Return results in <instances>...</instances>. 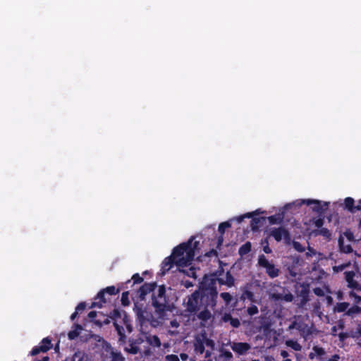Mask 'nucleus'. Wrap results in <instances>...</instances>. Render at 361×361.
Segmentation results:
<instances>
[{
	"label": "nucleus",
	"mask_w": 361,
	"mask_h": 361,
	"mask_svg": "<svg viewBox=\"0 0 361 361\" xmlns=\"http://www.w3.org/2000/svg\"><path fill=\"white\" fill-rule=\"evenodd\" d=\"M150 290H151L150 285L145 284L139 290L140 297L143 298L147 293V292H149Z\"/></svg>",
	"instance_id": "nucleus-33"
},
{
	"label": "nucleus",
	"mask_w": 361,
	"mask_h": 361,
	"mask_svg": "<svg viewBox=\"0 0 361 361\" xmlns=\"http://www.w3.org/2000/svg\"><path fill=\"white\" fill-rule=\"evenodd\" d=\"M340 356L338 355H334L326 361H339Z\"/></svg>",
	"instance_id": "nucleus-56"
},
{
	"label": "nucleus",
	"mask_w": 361,
	"mask_h": 361,
	"mask_svg": "<svg viewBox=\"0 0 361 361\" xmlns=\"http://www.w3.org/2000/svg\"><path fill=\"white\" fill-rule=\"evenodd\" d=\"M316 255V251L312 247H309L306 255L307 257H312Z\"/></svg>",
	"instance_id": "nucleus-52"
},
{
	"label": "nucleus",
	"mask_w": 361,
	"mask_h": 361,
	"mask_svg": "<svg viewBox=\"0 0 361 361\" xmlns=\"http://www.w3.org/2000/svg\"><path fill=\"white\" fill-rule=\"evenodd\" d=\"M338 336L341 341H343L348 337V335L346 333H339Z\"/></svg>",
	"instance_id": "nucleus-58"
},
{
	"label": "nucleus",
	"mask_w": 361,
	"mask_h": 361,
	"mask_svg": "<svg viewBox=\"0 0 361 361\" xmlns=\"http://www.w3.org/2000/svg\"><path fill=\"white\" fill-rule=\"evenodd\" d=\"M229 323L234 328H238L240 324V322L238 319L233 317L230 320Z\"/></svg>",
	"instance_id": "nucleus-45"
},
{
	"label": "nucleus",
	"mask_w": 361,
	"mask_h": 361,
	"mask_svg": "<svg viewBox=\"0 0 361 361\" xmlns=\"http://www.w3.org/2000/svg\"><path fill=\"white\" fill-rule=\"evenodd\" d=\"M170 326L172 328H178L179 326V323L176 319H174L171 321Z\"/></svg>",
	"instance_id": "nucleus-54"
},
{
	"label": "nucleus",
	"mask_w": 361,
	"mask_h": 361,
	"mask_svg": "<svg viewBox=\"0 0 361 361\" xmlns=\"http://www.w3.org/2000/svg\"><path fill=\"white\" fill-rule=\"evenodd\" d=\"M230 226H231V224L228 222L221 223L219 224V233L223 234L225 232L226 229L229 228Z\"/></svg>",
	"instance_id": "nucleus-37"
},
{
	"label": "nucleus",
	"mask_w": 361,
	"mask_h": 361,
	"mask_svg": "<svg viewBox=\"0 0 361 361\" xmlns=\"http://www.w3.org/2000/svg\"><path fill=\"white\" fill-rule=\"evenodd\" d=\"M136 312H137V314L138 315L139 317L140 318H144L145 316H144V312L139 308H137L136 309Z\"/></svg>",
	"instance_id": "nucleus-60"
},
{
	"label": "nucleus",
	"mask_w": 361,
	"mask_h": 361,
	"mask_svg": "<svg viewBox=\"0 0 361 361\" xmlns=\"http://www.w3.org/2000/svg\"><path fill=\"white\" fill-rule=\"evenodd\" d=\"M314 293L318 296H323L325 295L324 290L321 288H315L314 289Z\"/></svg>",
	"instance_id": "nucleus-48"
},
{
	"label": "nucleus",
	"mask_w": 361,
	"mask_h": 361,
	"mask_svg": "<svg viewBox=\"0 0 361 361\" xmlns=\"http://www.w3.org/2000/svg\"><path fill=\"white\" fill-rule=\"evenodd\" d=\"M40 352H42V350H41V348H40V345H39L35 346V348H32V351L30 352V355L34 356V355L39 354Z\"/></svg>",
	"instance_id": "nucleus-47"
},
{
	"label": "nucleus",
	"mask_w": 361,
	"mask_h": 361,
	"mask_svg": "<svg viewBox=\"0 0 361 361\" xmlns=\"http://www.w3.org/2000/svg\"><path fill=\"white\" fill-rule=\"evenodd\" d=\"M132 279L134 281V283H141L142 281V278L140 277L138 274H134Z\"/></svg>",
	"instance_id": "nucleus-49"
},
{
	"label": "nucleus",
	"mask_w": 361,
	"mask_h": 361,
	"mask_svg": "<svg viewBox=\"0 0 361 361\" xmlns=\"http://www.w3.org/2000/svg\"><path fill=\"white\" fill-rule=\"evenodd\" d=\"M315 357H317V355L314 353V351L312 350L311 353H310L309 354V358L311 359V360H313L314 359Z\"/></svg>",
	"instance_id": "nucleus-63"
},
{
	"label": "nucleus",
	"mask_w": 361,
	"mask_h": 361,
	"mask_svg": "<svg viewBox=\"0 0 361 361\" xmlns=\"http://www.w3.org/2000/svg\"><path fill=\"white\" fill-rule=\"evenodd\" d=\"M314 224L317 228H320L323 225V220L322 219H317Z\"/></svg>",
	"instance_id": "nucleus-55"
},
{
	"label": "nucleus",
	"mask_w": 361,
	"mask_h": 361,
	"mask_svg": "<svg viewBox=\"0 0 361 361\" xmlns=\"http://www.w3.org/2000/svg\"><path fill=\"white\" fill-rule=\"evenodd\" d=\"M103 290H104V293H107L109 295H116L117 293L114 286H109Z\"/></svg>",
	"instance_id": "nucleus-44"
},
{
	"label": "nucleus",
	"mask_w": 361,
	"mask_h": 361,
	"mask_svg": "<svg viewBox=\"0 0 361 361\" xmlns=\"http://www.w3.org/2000/svg\"><path fill=\"white\" fill-rule=\"evenodd\" d=\"M298 329L302 333L304 337L317 333V329L313 325L300 324Z\"/></svg>",
	"instance_id": "nucleus-14"
},
{
	"label": "nucleus",
	"mask_w": 361,
	"mask_h": 361,
	"mask_svg": "<svg viewBox=\"0 0 361 361\" xmlns=\"http://www.w3.org/2000/svg\"><path fill=\"white\" fill-rule=\"evenodd\" d=\"M300 324H298L296 322H294L291 325L289 326V329H297L300 326Z\"/></svg>",
	"instance_id": "nucleus-62"
},
{
	"label": "nucleus",
	"mask_w": 361,
	"mask_h": 361,
	"mask_svg": "<svg viewBox=\"0 0 361 361\" xmlns=\"http://www.w3.org/2000/svg\"><path fill=\"white\" fill-rule=\"evenodd\" d=\"M104 293H105L104 290H103L98 293L95 300H99V302H93L91 305L92 307H102V303L105 302Z\"/></svg>",
	"instance_id": "nucleus-18"
},
{
	"label": "nucleus",
	"mask_w": 361,
	"mask_h": 361,
	"mask_svg": "<svg viewBox=\"0 0 361 361\" xmlns=\"http://www.w3.org/2000/svg\"><path fill=\"white\" fill-rule=\"evenodd\" d=\"M202 306H204L203 301L202 300V295L200 290H196L188 296L186 302V307L188 312H196Z\"/></svg>",
	"instance_id": "nucleus-5"
},
{
	"label": "nucleus",
	"mask_w": 361,
	"mask_h": 361,
	"mask_svg": "<svg viewBox=\"0 0 361 361\" xmlns=\"http://www.w3.org/2000/svg\"><path fill=\"white\" fill-rule=\"evenodd\" d=\"M270 235L272 236L276 241L284 240L285 243L290 245L291 243V238L289 233L284 228H274L271 229Z\"/></svg>",
	"instance_id": "nucleus-8"
},
{
	"label": "nucleus",
	"mask_w": 361,
	"mask_h": 361,
	"mask_svg": "<svg viewBox=\"0 0 361 361\" xmlns=\"http://www.w3.org/2000/svg\"><path fill=\"white\" fill-rule=\"evenodd\" d=\"M231 348L235 353L243 355L250 349V345L247 343L234 342L231 345Z\"/></svg>",
	"instance_id": "nucleus-11"
},
{
	"label": "nucleus",
	"mask_w": 361,
	"mask_h": 361,
	"mask_svg": "<svg viewBox=\"0 0 361 361\" xmlns=\"http://www.w3.org/2000/svg\"><path fill=\"white\" fill-rule=\"evenodd\" d=\"M85 308V304L84 302H80L77 307L76 310L77 311H81L83 310Z\"/></svg>",
	"instance_id": "nucleus-57"
},
{
	"label": "nucleus",
	"mask_w": 361,
	"mask_h": 361,
	"mask_svg": "<svg viewBox=\"0 0 361 361\" xmlns=\"http://www.w3.org/2000/svg\"><path fill=\"white\" fill-rule=\"evenodd\" d=\"M286 345L287 346L291 348L292 349H293L295 351H300L302 349L301 345L299 343H298L297 341H293V340H287L286 341Z\"/></svg>",
	"instance_id": "nucleus-24"
},
{
	"label": "nucleus",
	"mask_w": 361,
	"mask_h": 361,
	"mask_svg": "<svg viewBox=\"0 0 361 361\" xmlns=\"http://www.w3.org/2000/svg\"><path fill=\"white\" fill-rule=\"evenodd\" d=\"M124 324L126 325V328L128 329L129 332L132 331V327L128 323L127 317L125 316L123 319Z\"/></svg>",
	"instance_id": "nucleus-53"
},
{
	"label": "nucleus",
	"mask_w": 361,
	"mask_h": 361,
	"mask_svg": "<svg viewBox=\"0 0 361 361\" xmlns=\"http://www.w3.org/2000/svg\"><path fill=\"white\" fill-rule=\"evenodd\" d=\"M345 207L346 209H348L351 212H355L357 211L356 206L354 207V200L351 197H347L345 199Z\"/></svg>",
	"instance_id": "nucleus-22"
},
{
	"label": "nucleus",
	"mask_w": 361,
	"mask_h": 361,
	"mask_svg": "<svg viewBox=\"0 0 361 361\" xmlns=\"http://www.w3.org/2000/svg\"><path fill=\"white\" fill-rule=\"evenodd\" d=\"M338 329H344V322L342 320H339L337 324Z\"/></svg>",
	"instance_id": "nucleus-59"
},
{
	"label": "nucleus",
	"mask_w": 361,
	"mask_h": 361,
	"mask_svg": "<svg viewBox=\"0 0 361 361\" xmlns=\"http://www.w3.org/2000/svg\"><path fill=\"white\" fill-rule=\"evenodd\" d=\"M178 270L180 272L185 274L189 277H192V278H195V279L197 278L195 269L193 267H190L187 269L185 268H180V269H178Z\"/></svg>",
	"instance_id": "nucleus-26"
},
{
	"label": "nucleus",
	"mask_w": 361,
	"mask_h": 361,
	"mask_svg": "<svg viewBox=\"0 0 361 361\" xmlns=\"http://www.w3.org/2000/svg\"><path fill=\"white\" fill-rule=\"evenodd\" d=\"M361 314V307L353 305V307L348 308V310L345 312V315L353 316L354 314Z\"/></svg>",
	"instance_id": "nucleus-23"
},
{
	"label": "nucleus",
	"mask_w": 361,
	"mask_h": 361,
	"mask_svg": "<svg viewBox=\"0 0 361 361\" xmlns=\"http://www.w3.org/2000/svg\"><path fill=\"white\" fill-rule=\"evenodd\" d=\"M232 317L230 314H228V313H225L222 317H221V320L224 322H229L230 320L231 319Z\"/></svg>",
	"instance_id": "nucleus-50"
},
{
	"label": "nucleus",
	"mask_w": 361,
	"mask_h": 361,
	"mask_svg": "<svg viewBox=\"0 0 361 361\" xmlns=\"http://www.w3.org/2000/svg\"><path fill=\"white\" fill-rule=\"evenodd\" d=\"M344 274L348 286L361 291V274L359 271H345Z\"/></svg>",
	"instance_id": "nucleus-6"
},
{
	"label": "nucleus",
	"mask_w": 361,
	"mask_h": 361,
	"mask_svg": "<svg viewBox=\"0 0 361 361\" xmlns=\"http://www.w3.org/2000/svg\"><path fill=\"white\" fill-rule=\"evenodd\" d=\"M312 350L314 351V353L317 355V357H321L326 355V350L324 348L318 345L313 346Z\"/></svg>",
	"instance_id": "nucleus-31"
},
{
	"label": "nucleus",
	"mask_w": 361,
	"mask_h": 361,
	"mask_svg": "<svg viewBox=\"0 0 361 361\" xmlns=\"http://www.w3.org/2000/svg\"><path fill=\"white\" fill-rule=\"evenodd\" d=\"M233 357V355L230 351H228L224 348L220 350V354L216 357V361H231Z\"/></svg>",
	"instance_id": "nucleus-15"
},
{
	"label": "nucleus",
	"mask_w": 361,
	"mask_h": 361,
	"mask_svg": "<svg viewBox=\"0 0 361 361\" xmlns=\"http://www.w3.org/2000/svg\"><path fill=\"white\" fill-rule=\"evenodd\" d=\"M349 307V303L343 302L338 303L335 307V311L338 312H343L347 311Z\"/></svg>",
	"instance_id": "nucleus-29"
},
{
	"label": "nucleus",
	"mask_w": 361,
	"mask_h": 361,
	"mask_svg": "<svg viewBox=\"0 0 361 361\" xmlns=\"http://www.w3.org/2000/svg\"><path fill=\"white\" fill-rule=\"evenodd\" d=\"M121 303L124 306H127L129 305L130 301L128 299V292H123L121 295Z\"/></svg>",
	"instance_id": "nucleus-36"
},
{
	"label": "nucleus",
	"mask_w": 361,
	"mask_h": 361,
	"mask_svg": "<svg viewBox=\"0 0 361 361\" xmlns=\"http://www.w3.org/2000/svg\"><path fill=\"white\" fill-rule=\"evenodd\" d=\"M145 341L149 345L154 347L159 348L161 345L160 339L155 335H147L145 336Z\"/></svg>",
	"instance_id": "nucleus-16"
},
{
	"label": "nucleus",
	"mask_w": 361,
	"mask_h": 361,
	"mask_svg": "<svg viewBox=\"0 0 361 361\" xmlns=\"http://www.w3.org/2000/svg\"><path fill=\"white\" fill-rule=\"evenodd\" d=\"M339 245H340V249L343 252L350 253L353 251V249H352L350 245H348V244L345 245L343 243V240L342 239H339Z\"/></svg>",
	"instance_id": "nucleus-28"
},
{
	"label": "nucleus",
	"mask_w": 361,
	"mask_h": 361,
	"mask_svg": "<svg viewBox=\"0 0 361 361\" xmlns=\"http://www.w3.org/2000/svg\"><path fill=\"white\" fill-rule=\"evenodd\" d=\"M349 265V264H341V265H338V266H335L333 267V269L334 271V272H339V271H342L343 269H345Z\"/></svg>",
	"instance_id": "nucleus-42"
},
{
	"label": "nucleus",
	"mask_w": 361,
	"mask_h": 361,
	"mask_svg": "<svg viewBox=\"0 0 361 361\" xmlns=\"http://www.w3.org/2000/svg\"><path fill=\"white\" fill-rule=\"evenodd\" d=\"M114 326H115V327H116V331H117L118 334H119V336H120V341H123L124 340V338H125V335H124V333H123V330H124V329H123V326H119V325L118 324V323H117V321H116V322H114Z\"/></svg>",
	"instance_id": "nucleus-35"
},
{
	"label": "nucleus",
	"mask_w": 361,
	"mask_h": 361,
	"mask_svg": "<svg viewBox=\"0 0 361 361\" xmlns=\"http://www.w3.org/2000/svg\"><path fill=\"white\" fill-rule=\"evenodd\" d=\"M247 314L250 316L255 315L258 313V308L256 305H252L247 310Z\"/></svg>",
	"instance_id": "nucleus-39"
},
{
	"label": "nucleus",
	"mask_w": 361,
	"mask_h": 361,
	"mask_svg": "<svg viewBox=\"0 0 361 361\" xmlns=\"http://www.w3.org/2000/svg\"><path fill=\"white\" fill-rule=\"evenodd\" d=\"M81 330H82L81 326L79 325H77L75 330L71 331L68 333L69 339L73 340V339H75L76 337H78L79 336Z\"/></svg>",
	"instance_id": "nucleus-30"
},
{
	"label": "nucleus",
	"mask_w": 361,
	"mask_h": 361,
	"mask_svg": "<svg viewBox=\"0 0 361 361\" xmlns=\"http://www.w3.org/2000/svg\"><path fill=\"white\" fill-rule=\"evenodd\" d=\"M218 281L221 285H225L230 288L234 286L235 279L229 271L218 278Z\"/></svg>",
	"instance_id": "nucleus-12"
},
{
	"label": "nucleus",
	"mask_w": 361,
	"mask_h": 361,
	"mask_svg": "<svg viewBox=\"0 0 361 361\" xmlns=\"http://www.w3.org/2000/svg\"><path fill=\"white\" fill-rule=\"evenodd\" d=\"M317 233L324 236L326 238H329L331 236V233L326 228H322L317 231Z\"/></svg>",
	"instance_id": "nucleus-41"
},
{
	"label": "nucleus",
	"mask_w": 361,
	"mask_h": 361,
	"mask_svg": "<svg viewBox=\"0 0 361 361\" xmlns=\"http://www.w3.org/2000/svg\"><path fill=\"white\" fill-rule=\"evenodd\" d=\"M220 296L226 304H228L232 300V296L228 293H221Z\"/></svg>",
	"instance_id": "nucleus-38"
},
{
	"label": "nucleus",
	"mask_w": 361,
	"mask_h": 361,
	"mask_svg": "<svg viewBox=\"0 0 361 361\" xmlns=\"http://www.w3.org/2000/svg\"><path fill=\"white\" fill-rule=\"evenodd\" d=\"M302 204H306L307 205H311L312 208L314 211L317 212L322 213L325 209H326L328 207V202H321L317 200H311V199H307V200H298L290 204H288L286 205L287 208H290L292 206H301Z\"/></svg>",
	"instance_id": "nucleus-3"
},
{
	"label": "nucleus",
	"mask_w": 361,
	"mask_h": 361,
	"mask_svg": "<svg viewBox=\"0 0 361 361\" xmlns=\"http://www.w3.org/2000/svg\"><path fill=\"white\" fill-rule=\"evenodd\" d=\"M72 361H89V357L85 353L78 351L73 355Z\"/></svg>",
	"instance_id": "nucleus-20"
},
{
	"label": "nucleus",
	"mask_w": 361,
	"mask_h": 361,
	"mask_svg": "<svg viewBox=\"0 0 361 361\" xmlns=\"http://www.w3.org/2000/svg\"><path fill=\"white\" fill-rule=\"evenodd\" d=\"M251 216V214L248 213V214H245L244 216H239L237 218V220L240 222L243 221V219L245 218V217H250Z\"/></svg>",
	"instance_id": "nucleus-61"
},
{
	"label": "nucleus",
	"mask_w": 361,
	"mask_h": 361,
	"mask_svg": "<svg viewBox=\"0 0 361 361\" xmlns=\"http://www.w3.org/2000/svg\"><path fill=\"white\" fill-rule=\"evenodd\" d=\"M281 357H283V358H284L283 361H291V360H290V359L288 358V352H287V351H286V350H282V351L281 352Z\"/></svg>",
	"instance_id": "nucleus-51"
},
{
	"label": "nucleus",
	"mask_w": 361,
	"mask_h": 361,
	"mask_svg": "<svg viewBox=\"0 0 361 361\" xmlns=\"http://www.w3.org/2000/svg\"><path fill=\"white\" fill-rule=\"evenodd\" d=\"M97 315V313L96 312L94 311H92L90 312L89 314H88V317L90 318V319H94Z\"/></svg>",
	"instance_id": "nucleus-64"
},
{
	"label": "nucleus",
	"mask_w": 361,
	"mask_h": 361,
	"mask_svg": "<svg viewBox=\"0 0 361 361\" xmlns=\"http://www.w3.org/2000/svg\"><path fill=\"white\" fill-rule=\"evenodd\" d=\"M251 250V243L250 242H247L243 244L239 249V255L240 256H243L247 253H249Z\"/></svg>",
	"instance_id": "nucleus-25"
},
{
	"label": "nucleus",
	"mask_w": 361,
	"mask_h": 361,
	"mask_svg": "<svg viewBox=\"0 0 361 361\" xmlns=\"http://www.w3.org/2000/svg\"><path fill=\"white\" fill-rule=\"evenodd\" d=\"M106 356L107 357L105 361H125L124 357L120 352L114 351L111 347H106Z\"/></svg>",
	"instance_id": "nucleus-10"
},
{
	"label": "nucleus",
	"mask_w": 361,
	"mask_h": 361,
	"mask_svg": "<svg viewBox=\"0 0 361 361\" xmlns=\"http://www.w3.org/2000/svg\"><path fill=\"white\" fill-rule=\"evenodd\" d=\"M194 347H195V351L197 353L202 354L204 352L205 345H204L202 336L197 337L195 339V341L194 343Z\"/></svg>",
	"instance_id": "nucleus-17"
},
{
	"label": "nucleus",
	"mask_w": 361,
	"mask_h": 361,
	"mask_svg": "<svg viewBox=\"0 0 361 361\" xmlns=\"http://www.w3.org/2000/svg\"><path fill=\"white\" fill-rule=\"evenodd\" d=\"M293 246L298 252H302L305 251V247L299 242L293 241Z\"/></svg>",
	"instance_id": "nucleus-40"
},
{
	"label": "nucleus",
	"mask_w": 361,
	"mask_h": 361,
	"mask_svg": "<svg viewBox=\"0 0 361 361\" xmlns=\"http://www.w3.org/2000/svg\"><path fill=\"white\" fill-rule=\"evenodd\" d=\"M173 264H174V262L173 260V254H171V256L166 257L162 262L163 271L164 272L166 271H169L172 267V265Z\"/></svg>",
	"instance_id": "nucleus-19"
},
{
	"label": "nucleus",
	"mask_w": 361,
	"mask_h": 361,
	"mask_svg": "<svg viewBox=\"0 0 361 361\" xmlns=\"http://www.w3.org/2000/svg\"><path fill=\"white\" fill-rule=\"evenodd\" d=\"M197 317L200 319L206 322L211 319L212 314L208 310L205 309L201 311Z\"/></svg>",
	"instance_id": "nucleus-27"
},
{
	"label": "nucleus",
	"mask_w": 361,
	"mask_h": 361,
	"mask_svg": "<svg viewBox=\"0 0 361 361\" xmlns=\"http://www.w3.org/2000/svg\"><path fill=\"white\" fill-rule=\"evenodd\" d=\"M349 297L353 300L355 304L357 305L361 303V296L358 295L354 290L350 291Z\"/></svg>",
	"instance_id": "nucleus-32"
},
{
	"label": "nucleus",
	"mask_w": 361,
	"mask_h": 361,
	"mask_svg": "<svg viewBox=\"0 0 361 361\" xmlns=\"http://www.w3.org/2000/svg\"><path fill=\"white\" fill-rule=\"evenodd\" d=\"M153 305L155 307L157 312H159L160 314L164 313L167 309L166 298L154 297Z\"/></svg>",
	"instance_id": "nucleus-13"
},
{
	"label": "nucleus",
	"mask_w": 361,
	"mask_h": 361,
	"mask_svg": "<svg viewBox=\"0 0 361 361\" xmlns=\"http://www.w3.org/2000/svg\"><path fill=\"white\" fill-rule=\"evenodd\" d=\"M258 264L266 269V273L271 278H276L279 274V269L276 268L274 264L270 262L264 255L258 258Z\"/></svg>",
	"instance_id": "nucleus-7"
},
{
	"label": "nucleus",
	"mask_w": 361,
	"mask_h": 361,
	"mask_svg": "<svg viewBox=\"0 0 361 361\" xmlns=\"http://www.w3.org/2000/svg\"><path fill=\"white\" fill-rule=\"evenodd\" d=\"M166 361H179V358L176 355H167L165 357Z\"/></svg>",
	"instance_id": "nucleus-46"
},
{
	"label": "nucleus",
	"mask_w": 361,
	"mask_h": 361,
	"mask_svg": "<svg viewBox=\"0 0 361 361\" xmlns=\"http://www.w3.org/2000/svg\"><path fill=\"white\" fill-rule=\"evenodd\" d=\"M282 293H270V298L276 302L284 301L286 302H292L294 296L286 288H281Z\"/></svg>",
	"instance_id": "nucleus-9"
},
{
	"label": "nucleus",
	"mask_w": 361,
	"mask_h": 361,
	"mask_svg": "<svg viewBox=\"0 0 361 361\" xmlns=\"http://www.w3.org/2000/svg\"><path fill=\"white\" fill-rule=\"evenodd\" d=\"M205 346L209 348L212 350L214 349L215 343L213 340L208 338L205 336H202Z\"/></svg>",
	"instance_id": "nucleus-34"
},
{
	"label": "nucleus",
	"mask_w": 361,
	"mask_h": 361,
	"mask_svg": "<svg viewBox=\"0 0 361 361\" xmlns=\"http://www.w3.org/2000/svg\"><path fill=\"white\" fill-rule=\"evenodd\" d=\"M143 343L144 339L142 338L130 340L128 344L125 347L124 350L132 355L142 353L144 355L149 356L152 354V351L149 348H147L142 351L141 345Z\"/></svg>",
	"instance_id": "nucleus-4"
},
{
	"label": "nucleus",
	"mask_w": 361,
	"mask_h": 361,
	"mask_svg": "<svg viewBox=\"0 0 361 361\" xmlns=\"http://www.w3.org/2000/svg\"><path fill=\"white\" fill-rule=\"evenodd\" d=\"M39 345H40L41 350L43 353L49 350L52 346L51 340L49 338H44L42 341V342L40 343Z\"/></svg>",
	"instance_id": "nucleus-21"
},
{
	"label": "nucleus",
	"mask_w": 361,
	"mask_h": 361,
	"mask_svg": "<svg viewBox=\"0 0 361 361\" xmlns=\"http://www.w3.org/2000/svg\"><path fill=\"white\" fill-rule=\"evenodd\" d=\"M198 242L190 239L187 243H182L174 248L173 251V260L178 269L186 268L196 255L198 254Z\"/></svg>",
	"instance_id": "nucleus-1"
},
{
	"label": "nucleus",
	"mask_w": 361,
	"mask_h": 361,
	"mask_svg": "<svg viewBox=\"0 0 361 361\" xmlns=\"http://www.w3.org/2000/svg\"><path fill=\"white\" fill-rule=\"evenodd\" d=\"M215 280L212 278H204L202 283V300L205 307H214L216 305L218 291L214 287Z\"/></svg>",
	"instance_id": "nucleus-2"
},
{
	"label": "nucleus",
	"mask_w": 361,
	"mask_h": 361,
	"mask_svg": "<svg viewBox=\"0 0 361 361\" xmlns=\"http://www.w3.org/2000/svg\"><path fill=\"white\" fill-rule=\"evenodd\" d=\"M165 292H166V290H165L164 287L160 286V287H159V288L157 290V295L155 297L165 298Z\"/></svg>",
	"instance_id": "nucleus-43"
}]
</instances>
